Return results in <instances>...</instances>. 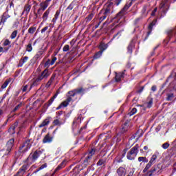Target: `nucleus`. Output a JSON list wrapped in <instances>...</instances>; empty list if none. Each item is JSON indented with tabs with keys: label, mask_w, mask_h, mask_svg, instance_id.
Wrapping results in <instances>:
<instances>
[{
	"label": "nucleus",
	"mask_w": 176,
	"mask_h": 176,
	"mask_svg": "<svg viewBox=\"0 0 176 176\" xmlns=\"http://www.w3.org/2000/svg\"><path fill=\"white\" fill-rule=\"evenodd\" d=\"M2 113V111H0V115Z\"/></svg>",
	"instance_id": "e2e57ef3"
},
{
	"label": "nucleus",
	"mask_w": 176,
	"mask_h": 176,
	"mask_svg": "<svg viewBox=\"0 0 176 176\" xmlns=\"http://www.w3.org/2000/svg\"><path fill=\"white\" fill-rule=\"evenodd\" d=\"M140 148V146H138V144H136L135 146H133L130 152L133 154L135 155V156H137L138 153V148Z\"/></svg>",
	"instance_id": "9d476101"
},
{
	"label": "nucleus",
	"mask_w": 176,
	"mask_h": 176,
	"mask_svg": "<svg viewBox=\"0 0 176 176\" xmlns=\"http://www.w3.org/2000/svg\"><path fill=\"white\" fill-rule=\"evenodd\" d=\"M30 10H31V6H25V8H24V12H25V13H29L30 12Z\"/></svg>",
	"instance_id": "a878e982"
},
{
	"label": "nucleus",
	"mask_w": 176,
	"mask_h": 176,
	"mask_svg": "<svg viewBox=\"0 0 176 176\" xmlns=\"http://www.w3.org/2000/svg\"><path fill=\"white\" fill-rule=\"evenodd\" d=\"M27 61H28V56H25V57H23V59L21 60L20 63L21 65H23V64H24V63H27Z\"/></svg>",
	"instance_id": "c756f323"
},
{
	"label": "nucleus",
	"mask_w": 176,
	"mask_h": 176,
	"mask_svg": "<svg viewBox=\"0 0 176 176\" xmlns=\"http://www.w3.org/2000/svg\"><path fill=\"white\" fill-rule=\"evenodd\" d=\"M50 65H52L50 64V60H47L45 63V67H50Z\"/></svg>",
	"instance_id": "79ce46f5"
},
{
	"label": "nucleus",
	"mask_w": 176,
	"mask_h": 176,
	"mask_svg": "<svg viewBox=\"0 0 176 176\" xmlns=\"http://www.w3.org/2000/svg\"><path fill=\"white\" fill-rule=\"evenodd\" d=\"M13 144H14V140L11 139L7 142V151L10 152L12 151V148H13Z\"/></svg>",
	"instance_id": "0eeeda50"
},
{
	"label": "nucleus",
	"mask_w": 176,
	"mask_h": 176,
	"mask_svg": "<svg viewBox=\"0 0 176 176\" xmlns=\"http://www.w3.org/2000/svg\"><path fill=\"white\" fill-rule=\"evenodd\" d=\"M95 153H96V150L91 149V151L89 153L87 159H90V157H91V156H93V155H94Z\"/></svg>",
	"instance_id": "c85d7f7f"
},
{
	"label": "nucleus",
	"mask_w": 176,
	"mask_h": 176,
	"mask_svg": "<svg viewBox=\"0 0 176 176\" xmlns=\"http://www.w3.org/2000/svg\"><path fill=\"white\" fill-rule=\"evenodd\" d=\"M17 36V30H14L10 36L11 39H14Z\"/></svg>",
	"instance_id": "cd10ccee"
},
{
	"label": "nucleus",
	"mask_w": 176,
	"mask_h": 176,
	"mask_svg": "<svg viewBox=\"0 0 176 176\" xmlns=\"http://www.w3.org/2000/svg\"><path fill=\"white\" fill-rule=\"evenodd\" d=\"M128 53H129L130 54H131V53H133V46L129 45L128 47Z\"/></svg>",
	"instance_id": "4c0bfd02"
},
{
	"label": "nucleus",
	"mask_w": 176,
	"mask_h": 176,
	"mask_svg": "<svg viewBox=\"0 0 176 176\" xmlns=\"http://www.w3.org/2000/svg\"><path fill=\"white\" fill-rule=\"evenodd\" d=\"M41 153H42L41 152V151H36L34 153L29 155V157H28V162L29 163H34L36 161L38 157L41 156Z\"/></svg>",
	"instance_id": "7ed1b4c3"
},
{
	"label": "nucleus",
	"mask_w": 176,
	"mask_h": 176,
	"mask_svg": "<svg viewBox=\"0 0 176 176\" xmlns=\"http://www.w3.org/2000/svg\"><path fill=\"white\" fill-rule=\"evenodd\" d=\"M162 146L163 149H167V148H168V146H170V144L166 142V143L163 144Z\"/></svg>",
	"instance_id": "c9c22d12"
},
{
	"label": "nucleus",
	"mask_w": 176,
	"mask_h": 176,
	"mask_svg": "<svg viewBox=\"0 0 176 176\" xmlns=\"http://www.w3.org/2000/svg\"><path fill=\"white\" fill-rule=\"evenodd\" d=\"M18 124H19V123L15 122V123H14L13 126L10 128L9 133L10 134H14V133H15L14 129L17 127Z\"/></svg>",
	"instance_id": "f8f14e48"
},
{
	"label": "nucleus",
	"mask_w": 176,
	"mask_h": 176,
	"mask_svg": "<svg viewBox=\"0 0 176 176\" xmlns=\"http://www.w3.org/2000/svg\"><path fill=\"white\" fill-rule=\"evenodd\" d=\"M26 91V89H23V91Z\"/></svg>",
	"instance_id": "0e129e2a"
},
{
	"label": "nucleus",
	"mask_w": 176,
	"mask_h": 176,
	"mask_svg": "<svg viewBox=\"0 0 176 176\" xmlns=\"http://www.w3.org/2000/svg\"><path fill=\"white\" fill-rule=\"evenodd\" d=\"M56 61H57V58L54 57V58H52V60H50V65H53L54 64V63H56Z\"/></svg>",
	"instance_id": "58836bf2"
},
{
	"label": "nucleus",
	"mask_w": 176,
	"mask_h": 176,
	"mask_svg": "<svg viewBox=\"0 0 176 176\" xmlns=\"http://www.w3.org/2000/svg\"><path fill=\"white\" fill-rule=\"evenodd\" d=\"M133 175H134V170H131V172H129L127 176H133Z\"/></svg>",
	"instance_id": "8fccbe9b"
},
{
	"label": "nucleus",
	"mask_w": 176,
	"mask_h": 176,
	"mask_svg": "<svg viewBox=\"0 0 176 176\" xmlns=\"http://www.w3.org/2000/svg\"><path fill=\"white\" fill-rule=\"evenodd\" d=\"M54 124H56V126H57L58 124H61V122H60V120L56 119V120H54Z\"/></svg>",
	"instance_id": "37998d69"
},
{
	"label": "nucleus",
	"mask_w": 176,
	"mask_h": 176,
	"mask_svg": "<svg viewBox=\"0 0 176 176\" xmlns=\"http://www.w3.org/2000/svg\"><path fill=\"white\" fill-rule=\"evenodd\" d=\"M10 82H12L11 79L6 80L5 82L2 85L1 89H6L9 83H10Z\"/></svg>",
	"instance_id": "6ab92c4d"
},
{
	"label": "nucleus",
	"mask_w": 176,
	"mask_h": 176,
	"mask_svg": "<svg viewBox=\"0 0 176 176\" xmlns=\"http://www.w3.org/2000/svg\"><path fill=\"white\" fill-rule=\"evenodd\" d=\"M27 87H28L27 85L24 87V89H27Z\"/></svg>",
	"instance_id": "052dcab7"
},
{
	"label": "nucleus",
	"mask_w": 176,
	"mask_h": 176,
	"mask_svg": "<svg viewBox=\"0 0 176 176\" xmlns=\"http://www.w3.org/2000/svg\"><path fill=\"white\" fill-rule=\"evenodd\" d=\"M138 162H144V163H148V159L145 157H139Z\"/></svg>",
	"instance_id": "b1692460"
},
{
	"label": "nucleus",
	"mask_w": 176,
	"mask_h": 176,
	"mask_svg": "<svg viewBox=\"0 0 176 176\" xmlns=\"http://www.w3.org/2000/svg\"><path fill=\"white\" fill-rule=\"evenodd\" d=\"M135 113H137V109L135 108H133L131 111L129 115H130V116H133V115H134Z\"/></svg>",
	"instance_id": "473e14b6"
},
{
	"label": "nucleus",
	"mask_w": 176,
	"mask_h": 176,
	"mask_svg": "<svg viewBox=\"0 0 176 176\" xmlns=\"http://www.w3.org/2000/svg\"><path fill=\"white\" fill-rule=\"evenodd\" d=\"M126 152H127V149H124V155H123V156H124V155H126Z\"/></svg>",
	"instance_id": "6e6d98bb"
},
{
	"label": "nucleus",
	"mask_w": 176,
	"mask_h": 176,
	"mask_svg": "<svg viewBox=\"0 0 176 176\" xmlns=\"http://www.w3.org/2000/svg\"><path fill=\"white\" fill-rule=\"evenodd\" d=\"M74 96H75V91H70L67 93V98L66 100L63 101L60 107H68V104H69V102H71V101L72 100V98H71V97H74Z\"/></svg>",
	"instance_id": "f03ea898"
},
{
	"label": "nucleus",
	"mask_w": 176,
	"mask_h": 176,
	"mask_svg": "<svg viewBox=\"0 0 176 176\" xmlns=\"http://www.w3.org/2000/svg\"><path fill=\"white\" fill-rule=\"evenodd\" d=\"M50 13V8H48L43 15V21H46L47 20V17L49 16V14Z\"/></svg>",
	"instance_id": "ddd939ff"
},
{
	"label": "nucleus",
	"mask_w": 176,
	"mask_h": 176,
	"mask_svg": "<svg viewBox=\"0 0 176 176\" xmlns=\"http://www.w3.org/2000/svg\"><path fill=\"white\" fill-rule=\"evenodd\" d=\"M100 52H104V50H107V49L108 48V45L104 43H101L100 45Z\"/></svg>",
	"instance_id": "dca6fc26"
},
{
	"label": "nucleus",
	"mask_w": 176,
	"mask_h": 176,
	"mask_svg": "<svg viewBox=\"0 0 176 176\" xmlns=\"http://www.w3.org/2000/svg\"><path fill=\"white\" fill-rule=\"evenodd\" d=\"M21 107V104H18L14 109V112H16V111H17V109H19V108H20Z\"/></svg>",
	"instance_id": "49530a36"
},
{
	"label": "nucleus",
	"mask_w": 176,
	"mask_h": 176,
	"mask_svg": "<svg viewBox=\"0 0 176 176\" xmlns=\"http://www.w3.org/2000/svg\"><path fill=\"white\" fill-rule=\"evenodd\" d=\"M49 123H50L49 120L46 119L38 126V127H45V126H47Z\"/></svg>",
	"instance_id": "aec40b11"
},
{
	"label": "nucleus",
	"mask_w": 176,
	"mask_h": 176,
	"mask_svg": "<svg viewBox=\"0 0 176 176\" xmlns=\"http://www.w3.org/2000/svg\"><path fill=\"white\" fill-rule=\"evenodd\" d=\"M152 89H156V87L155 86H153Z\"/></svg>",
	"instance_id": "bf43d9fd"
},
{
	"label": "nucleus",
	"mask_w": 176,
	"mask_h": 176,
	"mask_svg": "<svg viewBox=\"0 0 176 176\" xmlns=\"http://www.w3.org/2000/svg\"><path fill=\"white\" fill-rule=\"evenodd\" d=\"M50 85H52V79L47 83L46 87H50Z\"/></svg>",
	"instance_id": "09e8293b"
},
{
	"label": "nucleus",
	"mask_w": 176,
	"mask_h": 176,
	"mask_svg": "<svg viewBox=\"0 0 176 176\" xmlns=\"http://www.w3.org/2000/svg\"><path fill=\"white\" fill-rule=\"evenodd\" d=\"M156 172V168L153 167L150 170H148L145 176H153V173Z\"/></svg>",
	"instance_id": "2eb2a0df"
},
{
	"label": "nucleus",
	"mask_w": 176,
	"mask_h": 176,
	"mask_svg": "<svg viewBox=\"0 0 176 176\" xmlns=\"http://www.w3.org/2000/svg\"><path fill=\"white\" fill-rule=\"evenodd\" d=\"M89 17L90 19H93V14H90V15L89 16Z\"/></svg>",
	"instance_id": "13d9d810"
},
{
	"label": "nucleus",
	"mask_w": 176,
	"mask_h": 176,
	"mask_svg": "<svg viewBox=\"0 0 176 176\" xmlns=\"http://www.w3.org/2000/svg\"><path fill=\"white\" fill-rule=\"evenodd\" d=\"M46 167H47V164H44L40 168H38V171H39V170H43V168H46Z\"/></svg>",
	"instance_id": "ea45409f"
},
{
	"label": "nucleus",
	"mask_w": 176,
	"mask_h": 176,
	"mask_svg": "<svg viewBox=\"0 0 176 176\" xmlns=\"http://www.w3.org/2000/svg\"><path fill=\"white\" fill-rule=\"evenodd\" d=\"M157 159V155H153L150 161L148 162V163L153 165V164H155V162Z\"/></svg>",
	"instance_id": "a211bd4d"
},
{
	"label": "nucleus",
	"mask_w": 176,
	"mask_h": 176,
	"mask_svg": "<svg viewBox=\"0 0 176 176\" xmlns=\"http://www.w3.org/2000/svg\"><path fill=\"white\" fill-rule=\"evenodd\" d=\"M117 173L118 176H126V169H124L123 167H120L117 170Z\"/></svg>",
	"instance_id": "6e6552de"
},
{
	"label": "nucleus",
	"mask_w": 176,
	"mask_h": 176,
	"mask_svg": "<svg viewBox=\"0 0 176 176\" xmlns=\"http://www.w3.org/2000/svg\"><path fill=\"white\" fill-rule=\"evenodd\" d=\"M10 45V41L6 39L3 42V46H9Z\"/></svg>",
	"instance_id": "72a5a7b5"
},
{
	"label": "nucleus",
	"mask_w": 176,
	"mask_h": 176,
	"mask_svg": "<svg viewBox=\"0 0 176 176\" xmlns=\"http://www.w3.org/2000/svg\"><path fill=\"white\" fill-rule=\"evenodd\" d=\"M8 50H9V48L6 49V51H8Z\"/></svg>",
	"instance_id": "680f3d73"
},
{
	"label": "nucleus",
	"mask_w": 176,
	"mask_h": 176,
	"mask_svg": "<svg viewBox=\"0 0 176 176\" xmlns=\"http://www.w3.org/2000/svg\"><path fill=\"white\" fill-rule=\"evenodd\" d=\"M153 91H155V89H153Z\"/></svg>",
	"instance_id": "338daca9"
},
{
	"label": "nucleus",
	"mask_w": 176,
	"mask_h": 176,
	"mask_svg": "<svg viewBox=\"0 0 176 176\" xmlns=\"http://www.w3.org/2000/svg\"><path fill=\"white\" fill-rule=\"evenodd\" d=\"M27 52H32V45L28 44L26 47Z\"/></svg>",
	"instance_id": "7c9ffc66"
},
{
	"label": "nucleus",
	"mask_w": 176,
	"mask_h": 176,
	"mask_svg": "<svg viewBox=\"0 0 176 176\" xmlns=\"http://www.w3.org/2000/svg\"><path fill=\"white\" fill-rule=\"evenodd\" d=\"M51 1L52 0H45L44 2L41 3L39 10H46Z\"/></svg>",
	"instance_id": "423d86ee"
},
{
	"label": "nucleus",
	"mask_w": 176,
	"mask_h": 176,
	"mask_svg": "<svg viewBox=\"0 0 176 176\" xmlns=\"http://www.w3.org/2000/svg\"><path fill=\"white\" fill-rule=\"evenodd\" d=\"M120 2H122V0H116V3L117 6H119V4L120 3Z\"/></svg>",
	"instance_id": "3c124183"
},
{
	"label": "nucleus",
	"mask_w": 176,
	"mask_h": 176,
	"mask_svg": "<svg viewBox=\"0 0 176 176\" xmlns=\"http://www.w3.org/2000/svg\"><path fill=\"white\" fill-rule=\"evenodd\" d=\"M173 97H174V94H170L168 95V98H167V100H168V101H170V100H171V98H173Z\"/></svg>",
	"instance_id": "c03bdc74"
},
{
	"label": "nucleus",
	"mask_w": 176,
	"mask_h": 176,
	"mask_svg": "<svg viewBox=\"0 0 176 176\" xmlns=\"http://www.w3.org/2000/svg\"><path fill=\"white\" fill-rule=\"evenodd\" d=\"M52 141H53V138H52L49 134H47L43 140V144H47L52 142Z\"/></svg>",
	"instance_id": "1a4fd4ad"
},
{
	"label": "nucleus",
	"mask_w": 176,
	"mask_h": 176,
	"mask_svg": "<svg viewBox=\"0 0 176 176\" xmlns=\"http://www.w3.org/2000/svg\"><path fill=\"white\" fill-rule=\"evenodd\" d=\"M64 167V162H62L58 167L56 168L55 171H58V170H61Z\"/></svg>",
	"instance_id": "2f4dec72"
},
{
	"label": "nucleus",
	"mask_w": 176,
	"mask_h": 176,
	"mask_svg": "<svg viewBox=\"0 0 176 176\" xmlns=\"http://www.w3.org/2000/svg\"><path fill=\"white\" fill-rule=\"evenodd\" d=\"M31 140H28L24 143L23 145L20 146L19 152L20 153H24V152H27L30 148H31Z\"/></svg>",
	"instance_id": "20e7f679"
},
{
	"label": "nucleus",
	"mask_w": 176,
	"mask_h": 176,
	"mask_svg": "<svg viewBox=\"0 0 176 176\" xmlns=\"http://www.w3.org/2000/svg\"><path fill=\"white\" fill-rule=\"evenodd\" d=\"M141 91H142V90H140V93H141Z\"/></svg>",
	"instance_id": "69168bd1"
},
{
	"label": "nucleus",
	"mask_w": 176,
	"mask_h": 176,
	"mask_svg": "<svg viewBox=\"0 0 176 176\" xmlns=\"http://www.w3.org/2000/svg\"><path fill=\"white\" fill-rule=\"evenodd\" d=\"M102 56V51L98 52L94 56V58H100Z\"/></svg>",
	"instance_id": "5701e85b"
},
{
	"label": "nucleus",
	"mask_w": 176,
	"mask_h": 176,
	"mask_svg": "<svg viewBox=\"0 0 176 176\" xmlns=\"http://www.w3.org/2000/svg\"><path fill=\"white\" fill-rule=\"evenodd\" d=\"M69 50V45H65L63 47V52H68Z\"/></svg>",
	"instance_id": "e433bc0d"
},
{
	"label": "nucleus",
	"mask_w": 176,
	"mask_h": 176,
	"mask_svg": "<svg viewBox=\"0 0 176 176\" xmlns=\"http://www.w3.org/2000/svg\"><path fill=\"white\" fill-rule=\"evenodd\" d=\"M49 76H50V73H49V70H47V69H45L42 72L41 75L39 76L36 80V82L31 85L30 87H35V86H36V82H40V80H42L43 79H46V78H49Z\"/></svg>",
	"instance_id": "f257e3e1"
},
{
	"label": "nucleus",
	"mask_w": 176,
	"mask_h": 176,
	"mask_svg": "<svg viewBox=\"0 0 176 176\" xmlns=\"http://www.w3.org/2000/svg\"><path fill=\"white\" fill-rule=\"evenodd\" d=\"M156 12H157V8H155L154 9V10L151 13V15L152 16H155V13H156Z\"/></svg>",
	"instance_id": "de8ad7c7"
},
{
	"label": "nucleus",
	"mask_w": 176,
	"mask_h": 176,
	"mask_svg": "<svg viewBox=\"0 0 176 176\" xmlns=\"http://www.w3.org/2000/svg\"><path fill=\"white\" fill-rule=\"evenodd\" d=\"M3 52V47H0V53H2Z\"/></svg>",
	"instance_id": "5fc2aeb1"
},
{
	"label": "nucleus",
	"mask_w": 176,
	"mask_h": 176,
	"mask_svg": "<svg viewBox=\"0 0 176 176\" xmlns=\"http://www.w3.org/2000/svg\"><path fill=\"white\" fill-rule=\"evenodd\" d=\"M109 13V9H106L104 11V16L103 19H105V17H107V14H108Z\"/></svg>",
	"instance_id": "a18cd8bd"
},
{
	"label": "nucleus",
	"mask_w": 176,
	"mask_h": 176,
	"mask_svg": "<svg viewBox=\"0 0 176 176\" xmlns=\"http://www.w3.org/2000/svg\"><path fill=\"white\" fill-rule=\"evenodd\" d=\"M152 166L153 164L148 162L144 168L143 173H146V171L148 170L151 168V167H152Z\"/></svg>",
	"instance_id": "412c9836"
},
{
	"label": "nucleus",
	"mask_w": 176,
	"mask_h": 176,
	"mask_svg": "<svg viewBox=\"0 0 176 176\" xmlns=\"http://www.w3.org/2000/svg\"><path fill=\"white\" fill-rule=\"evenodd\" d=\"M102 163H103L102 161H101V160L98 161V166H102Z\"/></svg>",
	"instance_id": "603ef678"
},
{
	"label": "nucleus",
	"mask_w": 176,
	"mask_h": 176,
	"mask_svg": "<svg viewBox=\"0 0 176 176\" xmlns=\"http://www.w3.org/2000/svg\"><path fill=\"white\" fill-rule=\"evenodd\" d=\"M58 91H57L56 94L54 95V96L50 100V105L53 103V101H54V99L57 98V96H58Z\"/></svg>",
	"instance_id": "4be33fe9"
},
{
	"label": "nucleus",
	"mask_w": 176,
	"mask_h": 176,
	"mask_svg": "<svg viewBox=\"0 0 176 176\" xmlns=\"http://www.w3.org/2000/svg\"><path fill=\"white\" fill-rule=\"evenodd\" d=\"M124 73H118L116 74V81L120 82L122 80V78H123Z\"/></svg>",
	"instance_id": "4468645a"
},
{
	"label": "nucleus",
	"mask_w": 176,
	"mask_h": 176,
	"mask_svg": "<svg viewBox=\"0 0 176 176\" xmlns=\"http://www.w3.org/2000/svg\"><path fill=\"white\" fill-rule=\"evenodd\" d=\"M35 31H36V28L31 27L28 30V33L29 34H34V32H35Z\"/></svg>",
	"instance_id": "393cba45"
},
{
	"label": "nucleus",
	"mask_w": 176,
	"mask_h": 176,
	"mask_svg": "<svg viewBox=\"0 0 176 176\" xmlns=\"http://www.w3.org/2000/svg\"><path fill=\"white\" fill-rule=\"evenodd\" d=\"M144 151H148V146H145L144 147Z\"/></svg>",
	"instance_id": "4d7b16f0"
},
{
	"label": "nucleus",
	"mask_w": 176,
	"mask_h": 176,
	"mask_svg": "<svg viewBox=\"0 0 176 176\" xmlns=\"http://www.w3.org/2000/svg\"><path fill=\"white\" fill-rule=\"evenodd\" d=\"M48 29H49V27L45 26L44 28L41 30V33L43 34V32H46V31H47Z\"/></svg>",
	"instance_id": "a19ab883"
},
{
	"label": "nucleus",
	"mask_w": 176,
	"mask_h": 176,
	"mask_svg": "<svg viewBox=\"0 0 176 176\" xmlns=\"http://www.w3.org/2000/svg\"><path fill=\"white\" fill-rule=\"evenodd\" d=\"M135 155L133 154V153H131L130 151L127 154V159H129V160H134V158L135 157Z\"/></svg>",
	"instance_id": "f3484780"
},
{
	"label": "nucleus",
	"mask_w": 176,
	"mask_h": 176,
	"mask_svg": "<svg viewBox=\"0 0 176 176\" xmlns=\"http://www.w3.org/2000/svg\"><path fill=\"white\" fill-rule=\"evenodd\" d=\"M8 19V17H6L5 16V14H3L2 16V18H1V22H0V24H5V23H6V20Z\"/></svg>",
	"instance_id": "bb28decb"
},
{
	"label": "nucleus",
	"mask_w": 176,
	"mask_h": 176,
	"mask_svg": "<svg viewBox=\"0 0 176 176\" xmlns=\"http://www.w3.org/2000/svg\"><path fill=\"white\" fill-rule=\"evenodd\" d=\"M152 104H153V100L152 98H148L147 102L144 104V106H146L147 108H151Z\"/></svg>",
	"instance_id": "9b49d317"
},
{
	"label": "nucleus",
	"mask_w": 176,
	"mask_h": 176,
	"mask_svg": "<svg viewBox=\"0 0 176 176\" xmlns=\"http://www.w3.org/2000/svg\"><path fill=\"white\" fill-rule=\"evenodd\" d=\"M152 25H153V23H151L150 25L148 26L149 30H152Z\"/></svg>",
	"instance_id": "864d4df0"
},
{
	"label": "nucleus",
	"mask_w": 176,
	"mask_h": 176,
	"mask_svg": "<svg viewBox=\"0 0 176 176\" xmlns=\"http://www.w3.org/2000/svg\"><path fill=\"white\" fill-rule=\"evenodd\" d=\"M170 87L176 89V80L170 84Z\"/></svg>",
	"instance_id": "f704fd0d"
},
{
	"label": "nucleus",
	"mask_w": 176,
	"mask_h": 176,
	"mask_svg": "<svg viewBox=\"0 0 176 176\" xmlns=\"http://www.w3.org/2000/svg\"><path fill=\"white\" fill-rule=\"evenodd\" d=\"M131 6V3H126L123 9L118 14L117 19H119L120 16H124L126 13H127V10H129V8Z\"/></svg>",
	"instance_id": "39448f33"
}]
</instances>
